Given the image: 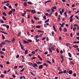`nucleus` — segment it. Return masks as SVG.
Masks as SVG:
<instances>
[{"mask_svg": "<svg viewBox=\"0 0 79 79\" xmlns=\"http://www.w3.org/2000/svg\"><path fill=\"white\" fill-rule=\"evenodd\" d=\"M52 50H55V48H53V47H51L50 48H49V52H51V53H52Z\"/></svg>", "mask_w": 79, "mask_h": 79, "instance_id": "nucleus-1", "label": "nucleus"}, {"mask_svg": "<svg viewBox=\"0 0 79 79\" xmlns=\"http://www.w3.org/2000/svg\"><path fill=\"white\" fill-rule=\"evenodd\" d=\"M66 73V70H64V71H60L59 72L58 74H63V73H64V74H65Z\"/></svg>", "mask_w": 79, "mask_h": 79, "instance_id": "nucleus-2", "label": "nucleus"}, {"mask_svg": "<svg viewBox=\"0 0 79 79\" xmlns=\"http://www.w3.org/2000/svg\"><path fill=\"white\" fill-rule=\"evenodd\" d=\"M32 66L33 67H34V68H35V67H38V65L37 64V63H34L32 64Z\"/></svg>", "mask_w": 79, "mask_h": 79, "instance_id": "nucleus-3", "label": "nucleus"}, {"mask_svg": "<svg viewBox=\"0 0 79 79\" xmlns=\"http://www.w3.org/2000/svg\"><path fill=\"white\" fill-rule=\"evenodd\" d=\"M43 65H40L39 67V69H41L43 68Z\"/></svg>", "mask_w": 79, "mask_h": 79, "instance_id": "nucleus-4", "label": "nucleus"}, {"mask_svg": "<svg viewBox=\"0 0 79 79\" xmlns=\"http://www.w3.org/2000/svg\"><path fill=\"white\" fill-rule=\"evenodd\" d=\"M65 24V23H62V24H61V23H59V25H60V26H61L62 27H63V26H64V24Z\"/></svg>", "mask_w": 79, "mask_h": 79, "instance_id": "nucleus-5", "label": "nucleus"}, {"mask_svg": "<svg viewBox=\"0 0 79 79\" xmlns=\"http://www.w3.org/2000/svg\"><path fill=\"white\" fill-rule=\"evenodd\" d=\"M10 2V1H4L2 3V4H5V3H8Z\"/></svg>", "mask_w": 79, "mask_h": 79, "instance_id": "nucleus-6", "label": "nucleus"}, {"mask_svg": "<svg viewBox=\"0 0 79 79\" xmlns=\"http://www.w3.org/2000/svg\"><path fill=\"white\" fill-rule=\"evenodd\" d=\"M23 42L24 44H29V42L25 40H23Z\"/></svg>", "mask_w": 79, "mask_h": 79, "instance_id": "nucleus-7", "label": "nucleus"}, {"mask_svg": "<svg viewBox=\"0 0 79 79\" xmlns=\"http://www.w3.org/2000/svg\"><path fill=\"white\" fill-rule=\"evenodd\" d=\"M31 13H33V14H35V10H31Z\"/></svg>", "mask_w": 79, "mask_h": 79, "instance_id": "nucleus-8", "label": "nucleus"}, {"mask_svg": "<svg viewBox=\"0 0 79 79\" xmlns=\"http://www.w3.org/2000/svg\"><path fill=\"white\" fill-rule=\"evenodd\" d=\"M5 42H6V43H10V42H11V41L9 40H5Z\"/></svg>", "mask_w": 79, "mask_h": 79, "instance_id": "nucleus-9", "label": "nucleus"}, {"mask_svg": "<svg viewBox=\"0 0 79 79\" xmlns=\"http://www.w3.org/2000/svg\"><path fill=\"white\" fill-rule=\"evenodd\" d=\"M69 74H73V71L72 70H69Z\"/></svg>", "mask_w": 79, "mask_h": 79, "instance_id": "nucleus-10", "label": "nucleus"}, {"mask_svg": "<svg viewBox=\"0 0 79 79\" xmlns=\"http://www.w3.org/2000/svg\"><path fill=\"white\" fill-rule=\"evenodd\" d=\"M28 51V50H27V49H26L25 50V53L24 54H25L26 55V54H27V53H28V52H27Z\"/></svg>", "mask_w": 79, "mask_h": 79, "instance_id": "nucleus-11", "label": "nucleus"}, {"mask_svg": "<svg viewBox=\"0 0 79 79\" xmlns=\"http://www.w3.org/2000/svg\"><path fill=\"white\" fill-rule=\"evenodd\" d=\"M11 11L12 12H15L16 11V10L15 9H12Z\"/></svg>", "mask_w": 79, "mask_h": 79, "instance_id": "nucleus-12", "label": "nucleus"}, {"mask_svg": "<svg viewBox=\"0 0 79 79\" xmlns=\"http://www.w3.org/2000/svg\"><path fill=\"white\" fill-rule=\"evenodd\" d=\"M52 1H50V0H48L46 2H44V4H46V3H48V2H51Z\"/></svg>", "mask_w": 79, "mask_h": 79, "instance_id": "nucleus-13", "label": "nucleus"}, {"mask_svg": "<svg viewBox=\"0 0 79 79\" xmlns=\"http://www.w3.org/2000/svg\"><path fill=\"white\" fill-rule=\"evenodd\" d=\"M32 63L31 62H29V63H28V64L29 65V66H32Z\"/></svg>", "mask_w": 79, "mask_h": 79, "instance_id": "nucleus-14", "label": "nucleus"}, {"mask_svg": "<svg viewBox=\"0 0 79 79\" xmlns=\"http://www.w3.org/2000/svg\"><path fill=\"white\" fill-rule=\"evenodd\" d=\"M40 27H41V26L40 25H37L36 26V27L38 29L39 28H40Z\"/></svg>", "mask_w": 79, "mask_h": 79, "instance_id": "nucleus-15", "label": "nucleus"}, {"mask_svg": "<svg viewBox=\"0 0 79 79\" xmlns=\"http://www.w3.org/2000/svg\"><path fill=\"white\" fill-rule=\"evenodd\" d=\"M73 47H74V48H78V46H77L76 45H73Z\"/></svg>", "mask_w": 79, "mask_h": 79, "instance_id": "nucleus-16", "label": "nucleus"}, {"mask_svg": "<svg viewBox=\"0 0 79 79\" xmlns=\"http://www.w3.org/2000/svg\"><path fill=\"white\" fill-rule=\"evenodd\" d=\"M37 32H43L44 33V31H42L41 30H37Z\"/></svg>", "mask_w": 79, "mask_h": 79, "instance_id": "nucleus-17", "label": "nucleus"}, {"mask_svg": "<svg viewBox=\"0 0 79 79\" xmlns=\"http://www.w3.org/2000/svg\"><path fill=\"white\" fill-rule=\"evenodd\" d=\"M67 28H64V32H67Z\"/></svg>", "mask_w": 79, "mask_h": 79, "instance_id": "nucleus-18", "label": "nucleus"}, {"mask_svg": "<svg viewBox=\"0 0 79 79\" xmlns=\"http://www.w3.org/2000/svg\"><path fill=\"white\" fill-rule=\"evenodd\" d=\"M69 55V57H71V56H72V55H71V54L69 52L68 54Z\"/></svg>", "mask_w": 79, "mask_h": 79, "instance_id": "nucleus-19", "label": "nucleus"}, {"mask_svg": "<svg viewBox=\"0 0 79 79\" xmlns=\"http://www.w3.org/2000/svg\"><path fill=\"white\" fill-rule=\"evenodd\" d=\"M2 18L4 20V21H6V18H5V17L4 16H2Z\"/></svg>", "mask_w": 79, "mask_h": 79, "instance_id": "nucleus-20", "label": "nucleus"}, {"mask_svg": "<svg viewBox=\"0 0 79 79\" xmlns=\"http://www.w3.org/2000/svg\"><path fill=\"white\" fill-rule=\"evenodd\" d=\"M0 77H1V78H3L4 77V75L3 74H1V75Z\"/></svg>", "mask_w": 79, "mask_h": 79, "instance_id": "nucleus-21", "label": "nucleus"}, {"mask_svg": "<svg viewBox=\"0 0 79 79\" xmlns=\"http://www.w3.org/2000/svg\"><path fill=\"white\" fill-rule=\"evenodd\" d=\"M36 64H42V62H36Z\"/></svg>", "mask_w": 79, "mask_h": 79, "instance_id": "nucleus-22", "label": "nucleus"}, {"mask_svg": "<svg viewBox=\"0 0 79 79\" xmlns=\"http://www.w3.org/2000/svg\"><path fill=\"white\" fill-rule=\"evenodd\" d=\"M2 14H3V15H4V16H6V13H5V12H3L2 13Z\"/></svg>", "mask_w": 79, "mask_h": 79, "instance_id": "nucleus-23", "label": "nucleus"}, {"mask_svg": "<svg viewBox=\"0 0 79 79\" xmlns=\"http://www.w3.org/2000/svg\"><path fill=\"white\" fill-rule=\"evenodd\" d=\"M53 28L54 29V30L56 32V28L54 26H53Z\"/></svg>", "mask_w": 79, "mask_h": 79, "instance_id": "nucleus-24", "label": "nucleus"}, {"mask_svg": "<svg viewBox=\"0 0 79 79\" xmlns=\"http://www.w3.org/2000/svg\"><path fill=\"white\" fill-rule=\"evenodd\" d=\"M43 65L44 66H45L46 67H47V66H48V65L47 64H46L45 63L43 64Z\"/></svg>", "mask_w": 79, "mask_h": 79, "instance_id": "nucleus-25", "label": "nucleus"}, {"mask_svg": "<svg viewBox=\"0 0 79 79\" xmlns=\"http://www.w3.org/2000/svg\"><path fill=\"white\" fill-rule=\"evenodd\" d=\"M2 39H3V40H4V39H5V36L3 34L2 35Z\"/></svg>", "mask_w": 79, "mask_h": 79, "instance_id": "nucleus-26", "label": "nucleus"}, {"mask_svg": "<svg viewBox=\"0 0 79 79\" xmlns=\"http://www.w3.org/2000/svg\"><path fill=\"white\" fill-rule=\"evenodd\" d=\"M60 55L61 56H60V57L61 59H62V60H63V55L60 54Z\"/></svg>", "mask_w": 79, "mask_h": 79, "instance_id": "nucleus-27", "label": "nucleus"}, {"mask_svg": "<svg viewBox=\"0 0 79 79\" xmlns=\"http://www.w3.org/2000/svg\"><path fill=\"white\" fill-rule=\"evenodd\" d=\"M24 68L22 69L20 71V73H22V72H23L24 71Z\"/></svg>", "mask_w": 79, "mask_h": 79, "instance_id": "nucleus-28", "label": "nucleus"}, {"mask_svg": "<svg viewBox=\"0 0 79 79\" xmlns=\"http://www.w3.org/2000/svg\"><path fill=\"white\" fill-rule=\"evenodd\" d=\"M27 40L28 42H32V40H31V39Z\"/></svg>", "mask_w": 79, "mask_h": 79, "instance_id": "nucleus-29", "label": "nucleus"}, {"mask_svg": "<svg viewBox=\"0 0 79 79\" xmlns=\"http://www.w3.org/2000/svg\"><path fill=\"white\" fill-rule=\"evenodd\" d=\"M0 22L1 23H5L4 22H3V20L0 19Z\"/></svg>", "mask_w": 79, "mask_h": 79, "instance_id": "nucleus-30", "label": "nucleus"}, {"mask_svg": "<svg viewBox=\"0 0 79 79\" xmlns=\"http://www.w3.org/2000/svg\"><path fill=\"white\" fill-rule=\"evenodd\" d=\"M64 15L65 16H66V17H68V15H67V14H66V12H64Z\"/></svg>", "mask_w": 79, "mask_h": 79, "instance_id": "nucleus-31", "label": "nucleus"}, {"mask_svg": "<svg viewBox=\"0 0 79 79\" xmlns=\"http://www.w3.org/2000/svg\"><path fill=\"white\" fill-rule=\"evenodd\" d=\"M58 70L59 71H61V67H58Z\"/></svg>", "mask_w": 79, "mask_h": 79, "instance_id": "nucleus-32", "label": "nucleus"}, {"mask_svg": "<svg viewBox=\"0 0 79 79\" xmlns=\"http://www.w3.org/2000/svg\"><path fill=\"white\" fill-rule=\"evenodd\" d=\"M73 44H79V41H77V42H73Z\"/></svg>", "mask_w": 79, "mask_h": 79, "instance_id": "nucleus-33", "label": "nucleus"}, {"mask_svg": "<svg viewBox=\"0 0 79 79\" xmlns=\"http://www.w3.org/2000/svg\"><path fill=\"white\" fill-rule=\"evenodd\" d=\"M59 30L60 31H62V28L61 27H60L59 28Z\"/></svg>", "mask_w": 79, "mask_h": 79, "instance_id": "nucleus-34", "label": "nucleus"}, {"mask_svg": "<svg viewBox=\"0 0 79 79\" xmlns=\"http://www.w3.org/2000/svg\"><path fill=\"white\" fill-rule=\"evenodd\" d=\"M38 58H39L40 60H41V61H42V59L41 58L40 56L39 55H38Z\"/></svg>", "mask_w": 79, "mask_h": 79, "instance_id": "nucleus-35", "label": "nucleus"}, {"mask_svg": "<svg viewBox=\"0 0 79 79\" xmlns=\"http://www.w3.org/2000/svg\"><path fill=\"white\" fill-rule=\"evenodd\" d=\"M24 6H27V2H25L24 3Z\"/></svg>", "mask_w": 79, "mask_h": 79, "instance_id": "nucleus-36", "label": "nucleus"}, {"mask_svg": "<svg viewBox=\"0 0 79 79\" xmlns=\"http://www.w3.org/2000/svg\"><path fill=\"white\" fill-rule=\"evenodd\" d=\"M47 17H46V16L45 15H44L43 16V18L45 20H46V18Z\"/></svg>", "mask_w": 79, "mask_h": 79, "instance_id": "nucleus-37", "label": "nucleus"}, {"mask_svg": "<svg viewBox=\"0 0 79 79\" xmlns=\"http://www.w3.org/2000/svg\"><path fill=\"white\" fill-rule=\"evenodd\" d=\"M0 53H1V55H3V54H4V53H5V52L2 51H0Z\"/></svg>", "mask_w": 79, "mask_h": 79, "instance_id": "nucleus-38", "label": "nucleus"}, {"mask_svg": "<svg viewBox=\"0 0 79 79\" xmlns=\"http://www.w3.org/2000/svg\"><path fill=\"white\" fill-rule=\"evenodd\" d=\"M70 64H74V63H73V62L70 61Z\"/></svg>", "mask_w": 79, "mask_h": 79, "instance_id": "nucleus-39", "label": "nucleus"}, {"mask_svg": "<svg viewBox=\"0 0 79 79\" xmlns=\"http://www.w3.org/2000/svg\"><path fill=\"white\" fill-rule=\"evenodd\" d=\"M22 23H23L24 22V19H22L21 20Z\"/></svg>", "mask_w": 79, "mask_h": 79, "instance_id": "nucleus-40", "label": "nucleus"}, {"mask_svg": "<svg viewBox=\"0 0 79 79\" xmlns=\"http://www.w3.org/2000/svg\"><path fill=\"white\" fill-rule=\"evenodd\" d=\"M28 3L29 5H32V3L31 2H28Z\"/></svg>", "mask_w": 79, "mask_h": 79, "instance_id": "nucleus-41", "label": "nucleus"}, {"mask_svg": "<svg viewBox=\"0 0 79 79\" xmlns=\"http://www.w3.org/2000/svg\"><path fill=\"white\" fill-rule=\"evenodd\" d=\"M56 51L57 53H59V50L58 49V48H57L56 49Z\"/></svg>", "mask_w": 79, "mask_h": 79, "instance_id": "nucleus-42", "label": "nucleus"}, {"mask_svg": "<svg viewBox=\"0 0 79 79\" xmlns=\"http://www.w3.org/2000/svg\"><path fill=\"white\" fill-rule=\"evenodd\" d=\"M70 19V22H73V19Z\"/></svg>", "mask_w": 79, "mask_h": 79, "instance_id": "nucleus-43", "label": "nucleus"}, {"mask_svg": "<svg viewBox=\"0 0 79 79\" xmlns=\"http://www.w3.org/2000/svg\"><path fill=\"white\" fill-rule=\"evenodd\" d=\"M52 36H53L54 34H55V32H54V31H52Z\"/></svg>", "mask_w": 79, "mask_h": 79, "instance_id": "nucleus-44", "label": "nucleus"}, {"mask_svg": "<svg viewBox=\"0 0 79 79\" xmlns=\"http://www.w3.org/2000/svg\"><path fill=\"white\" fill-rule=\"evenodd\" d=\"M20 47L21 49H23V48H24V46L23 45H20Z\"/></svg>", "mask_w": 79, "mask_h": 79, "instance_id": "nucleus-45", "label": "nucleus"}, {"mask_svg": "<svg viewBox=\"0 0 79 79\" xmlns=\"http://www.w3.org/2000/svg\"><path fill=\"white\" fill-rule=\"evenodd\" d=\"M11 13H12V11H10L9 12H8L9 15H11Z\"/></svg>", "mask_w": 79, "mask_h": 79, "instance_id": "nucleus-46", "label": "nucleus"}, {"mask_svg": "<svg viewBox=\"0 0 79 79\" xmlns=\"http://www.w3.org/2000/svg\"><path fill=\"white\" fill-rule=\"evenodd\" d=\"M37 39H38V38H37V36H35V40H37Z\"/></svg>", "mask_w": 79, "mask_h": 79, "instance_id": "nucleus-47", "label": "nucleus"}, {"mask_svg": "<svg viewBox=\"0 0 79 79\" xmlns=\"http://www.w3.org/2000/svg\"><path fill=\"white\" fill-rule=\"evenodd\" d=\"M47 62L48 63H49V64H51V63L50 61H49V60H47Z\"/></svg>", "mask_w": 79, "mask_h": 79, "instance_id": "nucleus-48", "label": "nucleus"}, {"mask_svg": "<svg viewBox=\"0 0 79 79\" xmlns=\"http://www.w3.org/2000/svg\"><path fill=\"white\" fill-rule=\"evenodd\" d=\"M49 20H50V19H48L45 21V23H47V22H48V21H49Z\"/></svg>", "mask_w": 79, "mask_h": 79, "instance_id": "nucleus-49", "label": "nucleus"}, {"mask_svg": "<svg viewBox=\"0 0 79 79\" xmlns=\"http://www.w3.org/2000/svg\"><path fill=\"white\" fill-rule=\"evenodd\" d=\"M52 13H53V12H51V13H49V16H52Z\"/></svg>", "mask_w": 79, "mask_h": 79, "instance_id": "nucleus-50", "label": "nucleus"}, {"mask_svg": "<svg viewBox=\"0 0 79 79\" xmlns=\"http://www.w3.org/2000/svg\"><path fill=\"white\" fill-rule=\"evenodd\" d=\"M66 46L69 47V43H66Z\"/></svg>", "mask_w": 79, "mask_h": 79, "instance_id": "nucleus-51", "label": "nucleus"}, {"mask_svg": "<svg viewBox=\"0 0 79 79\" xmlns=\"http://www.w3.org/2000/svg\"><path fill=\"white\" fill-rule=\"evenodd\" d=\"M15 38H14L12 40V43H14V42H15Z\"/></svg>", "mask_w": 79, "mask_h": 79, "instance_id": "nucleus-52", "label": "nucleus"}, {"mask_svg": "<svg viewBox=\"0 0 79 79\" xmlns=\"http://www.w3.org/2000/svg\"><path fill=\"white\" fill-rule=\"evenodd\" d=\"M61 19H60V18H58L57 19V20L59 22H60V20Z\"/></svg>", "mask_w": 79, "mask_h": 79, "instance_id": "nucleus-53", "label": "nucleus"}, {"mask_svg": "<svg viewBox=\"0 0 79 79\" xmlns=\"http://www.w3.org/2000/svg\"><path fill=\"white\" fill-rule=\"evenodd\" d=\"M75 17L76 18H77V19H79V17H78V16H76V15L75 16Z\"/></svg>", "mask_w": 79, "mask_h": 79, "instance_id": "nucleus-54", "label": "nucleus"}, {"mask_svg": "<svg viewBox=\"0 0 79 79\" xmlns=\"http://www.w3.org/2000/svg\"><path fill=\"white\" fill-rule=\"evenodd\" d=\"M22 58H23V60H25V57H24V56H22Z\"/></svg>", "mask_w": 79, "mask_h": 79, "instance_id": "nucleus-55", "label": "nucleus"}, {"mask_svg": "<svg viewBox=\"0 0 79 79\" xmlns=\"http://www.w3.org/2000/svg\"><path fill=\"white\" fill-rule=\"evenodd\" d=\"M53 9L56 10V6H53Z\"/></svg>", "mask_w": 79, "mask_h": 79, "instance_id": "nucleus-56", "label": "nucleus"}, {"mask_svg": "<svg viewBox=\"0 0 79 79\" xmlns=\"http://www.w3.org/2000/svg\"><path fill=\"white\" fill-rule=\"evenodd\" d=\"M55 15L56 16H58V13L57 12H56L55 13Z\"/></svg>", "mask_w": 79, "mask_h": 79, "instance_id": "nucleus-57", "label": "nucleus"}, {"mask_svg": "<svg viewBox=\"0 0 79 79\" xmlns=\"http://www.w3.org/2000/svg\"><path fill=\"white\" fill-rule=\"evenodd\" d=\"M76 27H75L73 29V31H76Z\"/></svg>", "mask_w": 79, "mask_h": 79, "instance_id": "nucleus-58", "label": "nucleus"}, {"mask_svg": "<svg viewBox=\"0 0 79 79\" xmlns=\"http://www.w3.org/2000/svg\"><path fill=\"white\" fill-rule=\"evenodd\" d=\"M4 34H6V35H8V33L5 32V31H3V33Z\"/></svg>", "mask_w": 79, "mask_h": 79, "instance_id": "nucleus-59", "label": "nucleus"}, {"mask_svg": "<svg viewBox=\"0 0 79 79\" xmlns=\"http://www.w3.org/2000/svg\"><path fill=\"white\" fill-rule=\"evenodd\" d=\"M6 27L7 29H9V28H10V26H9V25H6Z\"/></svg>", "mask_w": 79, "mask_h": 79, "instance_id": "nucleus-60", "label": "nucleus"}, {"mask_svg": "<svg viewBox=\"0 0 79 79\" xmlns=\"http://www.w3.org/2000/svg\"><path fill=\"white\" fill-rule=\"evenodd\" d=\"M0 66L2 68H3V66L2 64H0Z\"/></svg>", "mask_w": 79, "mask_h": 79, "instance_id": "nucleus-61", "label": "nucleus"}, {"mask_svg": "<svg viewBox=\"0 0 79 79\" xmlns=\"http://www.w3.org/2000/svg\"><path fill=\"white\" fill-rule=\"evenodd\" d=\"M1 44L2 45H5V42H2Z\"/></svg>", "mask_w": 79, "mask_h": 79, "instance_id": "nucleus-62", "label": "nucleus"}, {"mask_svg": "<svg viewBox=\"0 0 79 79\" xmlns=\"http://www.w3.org/2000/svg\"><path fill=\"white\" fill-rule=\"evenodd\" d=\"M39 42V39L36 40V42Z\"/></svg>", "mask_w": 79, "mask_h": 79, "instance_id": "nucleus-63", "label": "nucleus"}, {"mask_svg": "<svg viewBox=\"0 0 79 79\" xmlns=\"http://www.w3.org/2000/svg\"><path fill=\"white\" fill-rule=\"evenodd\" d=\"M21 15H22V16H25V15H24V13H21Z\"/></svg>", "mask_w": 79, "mask_h": 79, "instance_id": "nucleus-64", "label": "nucleus"}]
</instances>
